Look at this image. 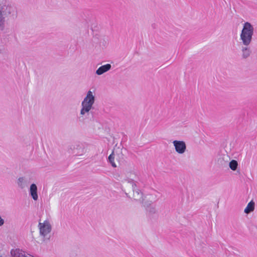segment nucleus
<instances>
[{
  "mask_svg": "<svg viewBox=\"0 0 257 257\" xmlns=\"http://www.w3.org/2000/svg\"><path fill=\"white\" fill-rule=\"evenodd\" d=\"M111 66L110 64H106L99 67L96 71V74L98 75H101L107 72L111 69Z\"/></svg>",
  "mask_w": 257,
  "mask_h": 257,
  "instance_id": "f8f14e48",
  "label": "nucleus"
},
{
  "mask_svg": "<svg viewBox=\"0 0 257 257\" xmlns=\"http://www.w3.org/2000/svg\"><path fill=\"white\" fill-rule=\"evenodd\" d=\"M136 186H134V188H133L134 199L144 204L145 202H144L143 193L139 189L136 188Z\"/></svg>",
  "mask_w": 257,
  "mask_h": 257,
  "instance_id": "9b49d317",
  "label": "nucleus"
},
{
  "mask_svg": "<svg viewBox=\"0 0 257 257\" xmlns=\"http://www.w3.org/2000/svg\"><path fill=\"white\" fill-rule=\"evenodd\" d=\"M241 56L243 59L248 58L251 54L250 48L246 46L242 47L241 48Z\"/></svg>",
  "mask_w": 257,
  "mask_h": 257,
  "instance_id": "ddd939ff",
  "label": "nucleus"
},
{
  "mask_svg": "<svg viewBox=\"0 0 257 257\" xmlns=\"http://www.w3.org/2000/svg\"><path fill=\"white\" fill-rule=\"evenodd\" d=\"M229 166L232 170L235 171L237 169L238 164L236 161L233 160L230 162Z\"/></svg>",
  "mask_w": 257,
  "mask_h": 257,
  "instance_id": "dca6fc26",
  "label": "nucleus"
},
{
  "mask_svg": "<svg viewBox=\"0 0 257 257\" xmlns=\"http://www.w3.org/2000/svg\"><path fill=\"white\" fill-rule=\"evenodd\" d=\"M126 196L128 197V195H127V193H125Z\"/></svg>",
  "mask_w": 257,
  "mask_h": 257,
  "instance_id": "412c9836",
  "label": "nucleus"
},
{
  "mask_svg": "<svg viewBox=\"0 0 257 257\" xmlns=\"http://www.w3.org/2000/svg\"><path fill=\"white\" fill-rule=\"evenodd\" d=\"M12 257H24L25 253L20 249L12 250L11 251Z\"/></svg>",
  "mask_w": 257,
  "mask_h": 257,
  "instance_id": "2eb2a0df",
  "label": "nucleus"
},
{
  "mask_svg": "<svg viewBox=\"0 0 257 257\" xmlns=\"http://www.w3.org/2000/svg\"><path fill=\"white\" fill-rule=\"evenodd\" d=\"M86 96H94L93 95L92 92L91 91H88L87 93Z\"/></svg>",
  "mask_w": 257,
  "mask_h": 257,
  "instance_id": "6ab92c4d",
  "label": "nucleus"
},
{
  "mask_svg": "<svg viewBox=\"0 0 257 257\" xmlns=\"http://www.w3.org/2000/svg\"><path fill=\"white\" fill-rule=\"evenodd\" d=\"M29 194L34 201L38 200V187L35 184L33 183L30 185L29 188Z\"/></svg>",
  "mask_w": 257,
  "mask_h": 257,
  "instance_id": "9d476101",
  "label": "nucleus"
},
{
  "mask_svg": "<svg viewBox=\"0 0 257 257\" xmlns=\"http://www.w3.org/2000/svg\"><path fill=\"white\" fill-rule=\"evenodd\" d=\"M0 257H2V256L1 255H0Z\"/></svg>",
  "mask_w": 257,
  "mask_h": 257,
  "instance_id": "4be33fe9",
  "label": "nucleus"
},
{
  "mask_svg": "<svg viewBox=\"0 0 257 257\" xmlns=\"http://www.w3.org/2000/svg\"><path fill=\"white\" fill-rule=\"evenodd\" d=\"M94 102V97H85L82 102V108L80 112L81 114L83 115L88 112L91 109Z\"/></svg>",
  "mask_w": 257,
  "mask_h": 257,
  "instance_id": "39448f33",
  "label": "nucleus"
},
{
  "mask_svg": "<svg viewBox=\"0 0 257 257\" xmlns=\"http://www.w3.org/2000/svg\"><path fill=\"white\" fill-rule=\"evenodd\" d=\"M125 181L130 183L132 188H134V186H136L135 179L137 178V175L135 171L132 170H127L124 172Z\"/></svg>",
  "mask_w": 257,
  "mask_h": 257,
  "instance_id": "6e6552de",
  "label": "nucleus"
},
{
  "mask_svg": "<svg viewBox=\"0 0 257 257\" xmlns=\"http://www.w3.org/2000/svg\"><path fill=\"white\" fill-rule=\"evenodd\" d=\"M253 30V27L250 23L245 22L244 24L240 35V39L244 46H248L250 44Z\"/></svg>",
  "mask_w": 257,
  "mask_h": 257,
  "instance_id": "f03ea898",
  "label": "nucleus"
},
{
  "mask_svg": "<svg viewBox=\"0 0 257 257\" xmlns=\"http://www.w3.org/2000/svg\"><path fill=\"white\" fill-rule=\"evenodd\" d=\"M122 156V155L120 149L117 148L113 149L112 153L108 157V161L113 167H116V165L114 162V158L116 157V159L118 158L120 159L121 158L120 157Z\"/></svg>",
  "mask_w": 257,
  "mask_h": 257,
  "instance_id": "423d86ee",
  "label": "nucleus"
},
{
  "mask_svg": "<svg viewBox=\"0 0 257 257\" xmlns=\"http://www.w3.org/2000/svg\"><path fill=\"white\" fill-rule=\"evenodd\" d=\"M0 53H1V50H0Z\"/></svg>",
  "mask_w": 257,
  "mask_h": 257,
  "instance_id": "5701e85b",
  "label": "nucleus"
},
{
  "mask_svg": "<svg viewBox=\"0 0 257 257\" xmlns=\"http://www.w3.org/2000/svg\"><path fill=\"white\" fill-rule=\"evenodd\" d=\"M175 151L179 154H183L186 151V145L183 141L175 140L173 142Z\"/></svg>",
  "mask_w": 257,
  "mask_h": 257,
  "instance_id": "0eeeda50",
  "label": "nucleus"
},
{
  "mask_svg": "<svg viewBox=\"0 0 257 257\" xmlns=\"http://www.w3.org/2000/svg\"><path fill=\"white\" fill-rule=\"evenodd\" d=\"M255 203L251 200L247 205V206L244 209V212L246 214H248L252 212L254 209Z\"/></svg>",
  "mask_w": 257,
  "mask_h": 257,
  "instance_id": "4468645a",
  "label": "nucleus"
},
{
  "mask_svg": "<svg viewBox=\"0 0 257 257\" xmlns=\"http://www.w3.org/2000/svg\"><path fill=\"white\" fill-rule=\"evenodd\" d=\"M69 151L70 153L77 156H81L86 152L84 146L79 143H76L71 145Z\"/></svg>",
  "mask_w": 257,
  "mask_h": 257,
  "instance_id": "20e7f679",
  "label": "nucleus"
},
{
  "mask_svg": "<svg viewBox=\"0 0 257 257\" xmlns=\"http://www.w3.org/2000/svg\"><path fill=\"white\" fill-rule=\"evenodd\" d=\"M4 219L0 215V227L2 226L5 224Z\"/></svg>",
  "mask_w": 257,
  "mask_h": 257,
  "instance_id": "a211bd4d",
  "label": "nucleus"
},
{
  "mask_svg": "<svg viewBox=\"0 0 257 257\" xmlns=\"http://www.w3.org/2000/svg\"><path fill=\"white\" fill-rule=\"evenodd\" d=\"M17 16V9L12 4L0 7V31H4L6 28V17H15Z\"/></svg>",
  "mask_w": 257,
  "mask_h": 257,
  "instance_id": "f257e3e1",
  "label": "nucleus"
},
{
  "mask_svg": "<svg viewBox=\"0 0 257 257\" xmlns=\"http://www.w3.org/2000/svg\"><path fill=\"white\" fill-rule=\"evenodd\" d=\"M30 183V179L26 176L20 177L17 180V186L21 190L28 188Z\"/></svg>",
  "mask_w": 257,
  "mask_h": 257,
  "instance_id": "1a4fd4ad",
  "label": "nucleus"
},
{
  "mask_svg": "<svg viewBox=\"0 0 257 257\" xmlns=\"http://www.w3.org/2000/svg\"><path fill=\"white\" fill-rule=\"evenodd\" d=\"M144 205L147 208V210L149 212L151 213H155L156 212L155 207L152 206L149 207L145 202L144 203Z\"/></svg>",
  "mask_w": 257,
  "mask_h": 257,
  "instance_id": "f3484780",
  "label": "nucleus"
},
{
  "mask_svg": "<svg viewBox=\"0 0 257 257\" xmlns=\"http://www.w3.org/2000/svg\"><path fill=\"white\" fill-rule=\"evenodd\" d=\"M40 235L44 239L49 238L52 230V226L49 220H46L43 222H39L38 224Z\"/></svg>",
  "mask_w": 257,
  "mask_h": 257,
  "instance_id": "7ed1b4c3",
  "label": "nucleus"
},
{
  "mask_svg": "<svg viewBox=\"0 0 257 257\" xmlns=\"http://www.w3.org/2000/svg\"><path fill=\"white\" fill-rule=\"evenodd\" d=\"M224 158L227 159L228 158V156L227 155H225L224 157Z\"/></svg>",
  "mask_w": 257,
  "mask_h": 257,
  "instance_id": "aec40b11",
  "label": "nucleus"
}]
</instances>
